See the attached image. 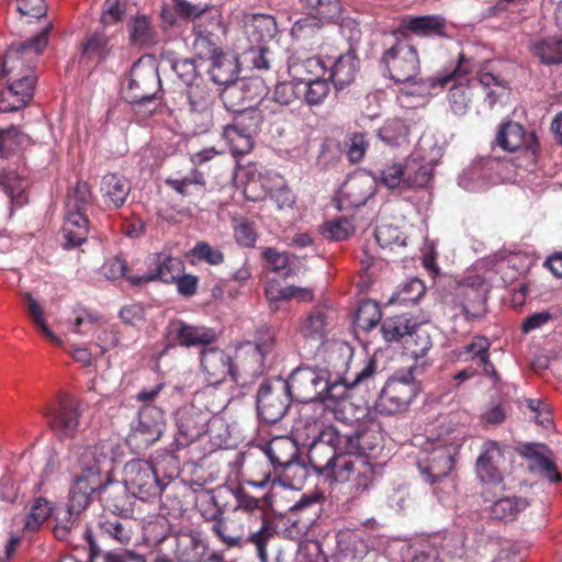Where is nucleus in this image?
Returning a JSON list of instances; mask_svg holds the SVG:
<instances>
[{
    "mask_svg": "<svg viewBox=\"0 0 562 562\" xmlns=\"http://www.w3.org/2000/svg\"><path fill=\"white\" fill-rule=\"evenodd\" d=\"M50 29L46 25L25 42L12 44L4 54L7 86L0 91V112L18 111L32 100L37 81L33 64L46 48Z\"/></svg>",
    "mask_w": 562,
    "mask_h": 562,
    "instance_id": "f257e3e1",
    "label": "nucleus"
},
{
    "mask_svg": "<svg viewBox=\"0 0 562 562\" xmlns=\"http://www.w3.org/2000/svg\"><path fill=\"white\" fill-rule=\"evenodd\" d=\"M117 448L114 441L104 439L86 447L80 453V472L72 480L67 504V508L70 513H76V517L89 506L92 494L101 491L103 474L109 473L105 468L114 460Z\"/></svg>",
    "mask_w": 562,
    "mask_h": 562,
    "instance_id": "f03ea898",
    "label": "nucleus"
},
{
    "mask_svg": "<svg viewBox=\"0 0 562 562\" xmlns=\"http://www.w3.org/2000/svg\"><path fill=\"white\" fill-rule=\"evenodd\" d=\"M285 383L295 401L306 406L323 405L330 407L347 398V387L338 383V378L321 367H299Z\"/></svg>",
    "mask_w": 562,
    "mask_h": 562,
    "instance_id": "7ed1b4c3",
    "label": "nucleus"
},
{
    "mask_svg": "<svg viewBox=\"0 0 562 562\" xmlns=\"http://www.w3.org/2000/svg\"><path fill=\"white\" fill-rule=\"evenodd\" d=\"M224 406L223 401L214 398L213 389L195 392L192 404L179 408L176 413L175 450L187 448L203 436L211 417L220 413Z\"/></svg>",
    "mask_w": 562,
    "mask_h": 562,
    "instance_id": "20e7f679",
    "label": "nucleus"
},
{
    "mask_svg": "<svg viewBox=\"0 0 562 562\" xmlns=\"http://www.w3.org/2000/svg\"><path fill=\"white\" fill-rule=\"evenodd\" d=\"M249 519L247 515L234 510L232 515L224 516L215 525H212L211 530L228 548H240L247 543L255 544L260 561L266 562L268 559L266 547L274 538L276 530L269 521L262 520L258 530L248 532Z\"/></svg>",
    "mask_w": 562,
    "mask_h": 562,
    "instance_id": "39448f33",
    "label": "nucleus"
},
{
    "mask_svg": "<svg viewBox=\"0 0 562 562\" xmlns=\"http://www.w3.org/2000/svg\"><path fill=\"white\" fill-rule=\"evenodd\" d=\"M274 345V334L267 327L257 329L252 341L241 342L232 358L233 381L246 385L258 379L265 371L266 357Z\"/></svg>",
    "mask_w": 562,
    "mask_h": 562,
    "instance_id": "423d86ee",
    "label": "nucleus"
},
{
    "mask_svg": "<svg viewBox=\"0 0 562 562\" xmlns=\"http://www.w3.org/2000/svg\"><path fill=\"white\" fill-rule=\"evenodd\" d=\"M418 369V364H412L407 372L394 374L385 382L375 402L379 414L391 416L407 411L420 391Z\"/></svg>",
    "mask_w": 562,
    "mask_h": 562,
    "instance_id": "0eeeda50",
    "label": "nucleus"
},
{
    "mask_svg": "<svg viewBox=\"0 0 562 562\" xmlns=\"http://www.w3.org/2000/svg\"><path fill=\"white\" fill-rule=\"evenodd\" d=\"M293 400L284 379L276 378L262 382L257 393V411L260 419L267 424L280 422L288 413Z\"/></svg>",
    "mask_w": 562,
    "mask_h": 562,
    "instance_id": "6e6552de",
    "label": "nucleus"
},
{
    "mask_svg": "<svg viewBox=\"0 0 562 562\" xmlns=\"http://www.w3.org/2000/svg\"><path fill=\"white\" fill-rule=\"evenodd\" d=\"M164 428V412L154 405L145 404L131 424L126 443L134 452L139 453L160 439Z\"/></svg>",
    "mask_w": 562,
    "mask_h": 562,
    "instance_id": "1a4fd4ad",
    "label": "nucleus"
},
{
    "mask_svg": "<svg viewBox=\"0 0 562 562\" xmlns=\"http://www.w3.org/2000/svg\"><path fill=\"white\" fill-rule=\"evenodd\" d=\"M390 77L395 82H408L416 78L420 63L417 49L398 36L381 57Z\"/></svg>",
    "mask_w": 562,
    "mask_h": 562,
    "instance_id": "9d476101",
    "label": "nucleus"
},
{
    "mask_svg": "<svg viewBox=\"0 0 562 562\" xmlns=\"http://www.w3.org/2000/svg\"><path fill=\"white\" fill-rule=\"evenodd\" d=\"M123 483L127 492L142 501L158 496L167 485L151 463L139 459L125 464Z\"/></svg>",
    "mask_w": 562,
    "mask_h": 562,
    "instance_id": "9b49d317",
    "label": "nucleus"
},
{
    "mask_svg": "<svg viewBox=\"0 0 562 562\" xmlns=\"http://www.w3.org/2000/svg\"><path fill=\"white\" fill-rule=\"evenodd\" d=\"M378 476V464L373 463L369 456L348 454L347 459L340 460L335 481L350 482L353 495L360 496L375 485Z\"/></svg>",
    "mask_w": 562,
    "mask_h": 562,
    "instance_id": "f8f14e48",
    "label": "nucleus"
},
{
    "mask_svg": "<svg viewBox=\"0 0 562 562\" xmlns=\"http://www.w3.org/2000/svg\"><path fill=\"white\" fill-rule=\"evenodd\" d=\"M82 404L72 397H63L45 413L47 425L59 441L74 439L80 430Z\"/></svg>",
    "mask_w": 562,
    "mask_h": 562,
    "instance_id": "ddd939ff",
    "label": "nucleus"
},
{
    "mask_svg": "<svg viewBox=\"0 0 562 562\" xmlns=\"http://www.w3.org/2000/svg\"><path fill=\"white\" fill-rule=\"evenodd\" d=\"M334 440H319L307 446V459L313 470L326 477L336 479L340 460L348 457L342 443V429Z\"/></svg>",
    "mask_w": 562,
    "mask_h": 562,
    "instance_id": "4468645a",
    "label": "nucleus"
},
{
    "mask_svg": "<svg viewBox=\"0 0 562 562\" xmlns=\"http://www.w3.org/2000/svg\"><path fill=\"white\" fill-rule=\"evenodd\" d=\"M326 408L323 405L304 406L294 429L296 439L303 446H310L313 442L326 439L337 438V431L340 429L331 424H326L324 415Z\"/></svg>",
    "mask_w": 562,
    "mask_h": 562,
    "instance_id": "2eb2a0df",
    "label": "nucleus"
},
{
    "mask_svg": "<svg viewBox=\"0 0 562 562\" xmlns=\"http://www.w3.org/2000/svg\"><path fill=\"white\" fill-rule=\"evenodd\" d=\"M205 23L193 24V50L201 60L212 58L216 54L223 53V42L221 35L225 34L223 15L221 11L211 12Z\"/></svg>",
    "mask_w": 562,
    "mask_h": 562,
    "instance_id": "dca6fc26",
    "label": "nucleus"
},
{
    "mask_svg": "<svg viewBox=\"0 0 562 562\" xmlns=\"http://www.w3.org/2000/svg\"><path fill=\"white\" fill-rule=\"evenodd\" d=\"M161 90L158 70L151 66L136 63L130 70L125 98L132 104H144L157 98Z\"/></svg>",
    "mask_w": 562,
    "mask_h": 562,
    "instance_id": "f3484780",
    "label": "nucleus"
},
{
    "mask_svg": "<svg viewBox=\"0 0 562 562\" xmlns=\"http://www.w3.org/2000/svg\"><path fill=\"white\" fill-rule=\"evenodd\" d=\"M496 144L506 151H521L531 165H535L539 150V140L535 132L514 121L501 124L496 134Z\"/></svg>",
    "mask_w": 562,
    "mask_h": 562,
    "instance_id": "a211bd4d",
    "label": "nucleus"
},
{
    "mask_svg": "<svg viewBox=\"0 0 562 562\" xmlns=\"http://www.w3.org/2000/svg\"><path fill=\"white\" fill-rule=\"evenodd\" d=\"M167 331L173 344L186 348H209L218 338L215 328L191 324L179 318L169 321Z\"/></svg>",
    "mask_w": 562,
    "mask_h": 562,
    "instance_id": "6ab92c4d",
    "label": "nucleus"
},
{
    "mask_svg": "<svg viewBox=\"0 0 562 562\" xmlns=\"http://www.w3.org/2000/svg\"><path fill=\"white\" fill-rule=\"evenodd\" d=\"M487 285L481 276H470L458 288L457 296L461 297V314L468 322H474L485 316Z\"/></svg>",
    "mask_w": 562,
    "mask_h": 562,
    "instance_id": "aec40b11",
    "label": "nucleus"
},
{
    "mask_svg": "<svg viewBox=\"0 0 562 562\" xmlns=\"http://www.w3.org/2000/svg\"><path fill=\"white\" fill-rule=\"evenodd\" d=\"M457 448L453 445L438 443L426 450L418 460V469L430 484L446 477L454 465Z\"/></svg>",
    "mask_w": 562,
    "mask_h": 562,
    "instance_id": "412c9836",
    "label": "nucleus"
},
{
    "mask_svg": "<svg viewBox=\"0 0 562 562\" xmlns=\"http://www.w3.org/2000/svg\"><path fill=\"white\" fill-rule=\"evenodd\" d=\"M411 34L419 37H448L447 20L436 14L404 16L397 29L393 31V35L397 40L400 36L407 41Z\"/></svg>",
    "mask_w": 562,
    "mask_h": 562,
    "instance_id": "4be33fe9",
    "label": "nucleus"
},
{
    "mask_svg": "<svg viewBox=\"0 0 562 562\" xmlns=\"http://www.w3.org/2000/svg\"><path fill=\"white\" fill-rule=\"evenodd\" d=\"M200 367L207 382L204 389H214V386L224 382L227 376L233 381L232 357L223 349L217 347L204 348L200 352Z\"/></svg>",
    "mask_w": 562,
    "mask_h": 562,
    "instance_id": "5701e85b",
    "label": "nucleus"
},
{
    "mask_svg": "<svg viewBox=\"0 0 562 562\" xmlns=\"http://www.w3.org/2000/svg\"><path fill=\"white\" fill-rule=\"evenodd\" d=\"M173 553L179 562H201L206 560L221 562V558L214 552H209L206 541L202 539L200 533L194 531L178 532L175 536Z\"/></svg>",
    "mask_w": 562,
    "mask_h": 562,
    "instance_id": "b1692460",
    "label": "nucleus"
},
{
    "mask_svg": "<svg viewBox=\"0 0 562 562\" xmlns=\"http://www.w3.org/2000/svg\"><path fill=\"white\" fill-rule=\"evenodd\" d=\"M150 260L156 265V268L142 276L128 277V282L132 285L142 286L153 281H161L171 284L184 270L183 261L176 257L166 256L161 258L160 255L155 254Z\"/></svg>",
    "mask_w": 562,
    "mask_h": 562,
    "instance_id": "393cba45",
    "label": "nucleus"
},
{
    "mask_svg": "<svg viewBox=\"0 0 562 562\" xmlns=\"http://www.w3.org/2000/svg\"><path fill=\"white\" fill-rule=\"evenodd\" d=\"M131 190L130 180L117 172H108L101 178L99 191L102 202L109 211L123 207Z\"/></svg>",
    "mask_w": 562,
    "mask_h": 562,
    "instance_id": "a878e982",
    "label": "nucleus"
},
{
    "mask_svg": "<svg viewBox=\"0 0 562 562\" xmlns=\"http://www.w3.org/2000/svg\"><path fill=\"white\" fill-rule=\"evenodd\" d=\"M374 180L363 173L352 175L344 182L340 194L346 206L359 207L374 194Z\"/></svg>",
    "mask_w": 562,
    "mask_h": 562,
    "instance_id": "bb28decb",
    "label": "nucleus"
},
{
    "mask_svg": "<svg viewBox=\"0 0 562 562\" xmlns=\"http://www.w3.org/2000/svg\"><path fill=\"white\" fill-rule=\"evenodd\" d=\"M325 60L328 61V79L336 90H342L355 80L358 70V59L355 53L349 50L336 57L326 56Z\"/></svg>",
    "mask_w": 562,
    "mask_h": 562,
    "instance_id": "cd10ccee",
    "label": "nucleus"
},
{
    "mask_svg": "<svg viewBox=\"0 0 562 562\" xmlns=\"http://www.w3.org/2000/svg\"><path fill=\"white\" fill-rule=\"evenodd\" d=\"M326 22L317 16L306 15L299 19L291 29V36L307 49H315L323 45L324 25Z\"/></svg>",
    "mask_w": 562,
    "mask_h": 562,
    "instance_id": "c85d7f7f",
    "label": "nucleus"
},
{
    "mask_svg": "<svg viewBox=\"0 0 562 562\" xmlns=\"http://www.w3.org/2000/svg\"><path fill=\"white\" fill-rule=\"evenodd\" d=\"M328 70V61L325 57L313 56L301 58L291 56L288 63V71L293 81L305 83L314 78L324 77Z\"/></svg>",
    "mask_w": 562,
    "mask_h": 562,
    "instance_id": "c756f323",
    "label": "nucleus"
},
{
    "mask_svg": "<svg viewBox=\"0 0 562 562\" xmlns=\"http://www.w3.org/2000/svg\"><path fill=\"white\" fill-rule=\"evenodd\" d=\"M405 351L415 360L414 364H418V373L424 372L425 368L429 366L427 353L432 347V339L428 329L416 323L411 330L406 340H404Z\"/></svg>",
    "mask_w": 562,
    "mask_h": 562,
    "instance_id": "7c9ffc66",
    "label": "nucleus"
},
{
    "mask_svg": "<svg viewBox=\"0 0 562 562\" xmlns=\"http://www.w3.org/2000/svg\"><path fill=\"white\" fill-rule=\"evenodd\" d=\"M209 61L207 74L211 80L218 86L233 83L239 72V63L235 54L224 50L216 54Z\"/></svg>",
    "mask_w": 562,
    "mask_h": 562,
    "instance_id": "2f4dec72",
    "label": "nucleus"
},
{
    "mask_svg": "<svg viewBox=\"0 0 562 562\" xmlns=\"http://www.w3.org/2000/svg\"><path fill=\"white\" fill-rule=\"evenodd\" d=\"M331 310L325 304H318L312 308L300 325V334L307 340L322 342L329 328Z\"/></svg>",
    "mask_w": 562,
    "mask_h": 562,
    "instance_id": "473e14b6",
    "label": "nucleus"
},
{
    "mask_svg": "<svg viewBox=\"0 0 562 562\" xmlns=\"http://www.w3.org/2000/svg\"><path fill=\"white\" fill-rule=\"evenodd\" d=\"M380 439L379 431L367 427L342 430V448L348 454L369 456L380 445Z\"/></svg>",
    "mask_w": 562,
    "mask_h": 562,
    "instance_id": "72a5a7b5",
    "label": "nucleus"
},
{
    "mask_svg": "<svg viewBox=\"0 0 562 562\" xmlns=\"http://www.w3.org/2000/svg\"><path fill=\"white\" fill-rule=\"evenodd\" d=\"M502 459L503 453L497 442L488 441L484 445L483 452L476 460V473L482 482L499 483L502 481L498 470Z\"/></svg>",
    "mask_w": 562,
    "mask_h": 562,
    "instance_id": "f704fd0d",
    "label": "nucleus"
},
{
    "mask_svg": "<svg viewBox=\"0 0 562 562\" xmlns=\"http://www.w3.org/2000/svg\"><path fill=\"white\" fill-rule=\"evenodd\" d=\"M86 212L87 210L65 209L63 233L66 240V248H75L86 241L89 224Z\"/></svg>",
    "mask_w": 562,
    "mask_h": 562,
    "instance_id": "c9c22d12",
    "label": "nucleus"
},
{
    "mask_svg": "<svg viewBox=\"0 0 562 562\" xmlns=\"http://www.w3.org/2000/svg\"><path fill=\"white\" fill-rule=\"evenodd\" d=\"M225 89L221 93V99L224 105L233 111H240L251 106L250 102L255 97L248 95L247 92L254 89L262 90V82L258 79L245 82H236L225 85Z\"/></svg>",
    "mask_w": 562,
    "mask_h": 562,
    "instance_id": "e433bc0d",
    "label": "nucleus"
},
{
    "mask_svg": "<svg viewBox=\"0 0 562 562\" xmlns=\"http://www.w3.org/2000/svg\"><path fill=\"white\" fill-rule=\"evenodd\" d=\"M27 186L26 178L15 170L0 171V187L10 199L12 210L22 207L27 203Z\"/></svg>",
    "mask_w": 562,
    "mask_h": 562,
    "instance_id": "4c0bfd02",
    "label": "nucleus"
},
{
    "mask_svg": "<svg viewBox=\"0 0 562 562\" xmlns=\"http://www.w3.org/2000/svg\"><path fill=\"white\" fill-rule=\"evenodd\" d=\"M491 342L484 336H474L472 341L457 350V357L462 361L477 360L486 374L495 371L490 359Z\"/></svg>",
    "mask_w": 562,
    "mask_h": 562,
    "instance_id": "58836bf2",
    "label": "nucleus"
},
{
    "mask_svg": "<svg viewBox=\"0 0 562 562\" xmlns=\"http://www.w3.org/2000/svg\"><path fill=\"white\" fill-rule=\"evenodd\" d=\"M263 456L270 461L276 470H281L297 459L299 449L296 443L289 437H278L269 443Z\"/></svg>",
    "mask_w": 562,
    "mask_h": 562,
    "instance_id": "ea45409f",
    "label": "nucleus"
},
{
    "mask_svg": "<svg viewBox=\"0 0 562 562\" xmlns=\"http://www.w3.org/2000/svg\"><path fill=\"white\" fill-rule=\"evenodd\" d=\"M378 373V361L373 357H367L355 369L350 366L346 370L342 376L338 378V383H342L347 387V394L351 389L360 385H369L373 382L374 376Z\"/></svg>",
    "mask_w": 562,
    "mask_h": 562,
    "instance_id": "a19ab883",
    "label": "nucleus"
},
{
    "mask_svg": "<svg viewBox=\"0 0 562 562\" xmlns=\"http://www.w3.org/2000/svg\"><path fill=\"white\" fill-rule=\"evenodd\" d=\"M97 529L101 537L112 539L120 544H126L132 538L131 524L115 514L102 515L98 519Z\"/></svg>",
    "mask_w": 562,
    "mask_h": 562,
    "instance_id": "79ce46f5",
    "label": "nucleus"
},
{
    "mask_svg": "<svg viewBox=\"0 0 562 562\" xmlns=\"http://www.w3.org/2000/svg\"><path fill=\"white\" fill-rule=\"evenodd\" d=\"M223 137L229 146L233 156H243L252 148V138L249 130L243 123V119H236L231 125L223 130Z\"/></svg>",
    "mask_w": 562,
    "mask_h": 562,
    "instance_id": "37998d69",
    "label": "nucleus"
},
{
    "mask_svg": "<svg viewBox=\"0 0 562 562\" xmlns=\"http://www.w3.org/2000/svg\"><path fill=\"white\" fill-rule=\"evenodd\" d=\"M166 184L182 196H202L206 190L205 177L196 168H192L184 177L167 178Z\"/></svg>",
    "mask_w": 562,
    "mask_h": 562,
    "instance_id": "c03bdc74",
    "label": "nucleus"
},
{
    "mask_svg": "<svg viewBox=\"0 0 562 562\" xmlns=\"http://www.w3.org/2000/svg\"><path fill=\"white\" fill-rule=\"evenodd\" d=\"M54 512V503L43 496L35 497L26 514L22 531L24 533H33L38 531L44 522L52 516Z\"/></svg>",
    "mask_w": 562,
    "mask_h": 562,
    "instance_id": "a18cd8bd",
    "label": "nucleus"
},
{
    "mask_svg": "<svg viewBox=\"0 0 562 562\" xmlns=\"http://www.w3.org/2000/svg\"><path fill=\"white\" fill-rule=\"evenodd\" d=\"M475 70V61L468 57L464 53H460L458 64L452 71L445 75L429 78L428 86L431 89L443 88L451 82H467L468 76Z\"/></svg>",
    "mask_w": 562,
    "mask_h": 562,
    "instance_id": "49530a36",
    "label": "nucleus"
},
{
    "mask_svg": "<svg viewBox=\"0 0 562 562\" xmlns=\"http://www.w3.org/2000/svg\"><path fill=\"white\" fill-rule=\"evenodd\" d=\"M416 322L407 314L387 317L381 325L382 336L387 342H402L414 328Z\"/></svg>",
    "mask_w": 562,
    "mask_h": 562,
    "instance_id": "de8ad7c7",
    "label": "nucleus"
},
{
    "mask_svg": "<svg viewBox=\"0 0 562 562\" xmlns=\"http://www.w3.org/2000/svg\"><path fill=\"white\" fill-rule=\"evenodd\" d=\"M130 42L138 47H151L157 43V32L146 15H138L128 24Z\"/></svg>",
    "mask_w": 562,
    "mask_h": 562,
    "instance_id": "09e8293b",
    "label": "nucleus"
},
{
    "mask_svg": "<svg viewBox=\"0 0 562 562\" xmlns=\"http://www.w3.org/2000/svg\"><path fill=\"white\" fill-rule=\"evenodd\" d=\"M176 13L184 19L190 20L194 24L200 22L205 23L209 16L213 15L211 12L221 11L216 5L211 3H192L188 0H171Z\"/></svg>",
    "mask_w": 562,
    "mask_h": 562,
    "instance_id": "8fccbe9b",
    "label": "nucleus"
},
{
    "mask_svg": "<svg viewBox=\"0 0 562 562\" xmlns=\"http://www.w3.org/2000/svg\"><path fill=\"white\" fill-rule=\"evenodd\" d=\"M110 52V38L103 32L88 35L81 44V58L87 61H102Z\"/></svg>",
    "mask_w": 562,
    "mask_h": 562,
    "instance_id": "3c124183",
    "label": "nucleus"
},
{
    "mask_svg": "<svg viewBox=\"0 0 562 562\" xmlns=\"http://www.w3.org/2000/svg\"><path fill=\"white\" fill-rule=\"evenodd\" d=\"M187 94L191 111L198 113L207 112L212 105L214 95L205 80L200 77L187 85Z\"/></svg>",
    "mask_w": 562,
    "mask_h": 562,
    "instance_id": "603ef678",
    "label": "nucleus"
},
{
    "mask_svg": "<svg viewBox=\"0 0 562 562\" xmlns=\"http://www.w3.org/2000/svg\"><path fill=\"white\" fill-rule=\"evenodd\" d=\"M528 505L527 499L522 497H502L491 505L490 515L496 520L510 521L514 520L520 512L525 510Z\"/></svg>",
    "mask_w": 562,
    "mask_h": 562,
    "instance_id": "864d4df0",
    "label": "nucleus"
},
{
    "mask_svg": "<svg viewBox=\"0 0 562 562\" xmlns=\"http://www.w3.org/2000/svg\"><path fill=\"white\" fill-rule=\"evenodd\" d=\"M25 307L27 310L29 317L33 325L41 331V334L52 344L60 346L63 340L54 334L46 323L44 310L32 296L30 292L23 294Z\"/></svg>",
    "mask_w": 562,
    "mask_h": 562,
    "instance_id": "5fc2aeb1",
    "label": "nucleus"
},
{
    "mask_svg": "<svg viewBox=\"0 0 562 562\" xmlns=\"http://www.w3.org/2000/svg\"><path fill=\"white\" fill-rule=\"evenodd\" d=\"M270 461L261 454L257 460L246 458L244 467L247 474V483L255 487H266L271 481Z\"/></svg>",
    "mask_w": 562,
    "mask_h": 562,
    "instance_id": "6e6d98bb",
    "label": "nucleus"
},
{
    "mask_svg": "<svg viewBox=\"0 0 562 562\" xmlns=\"http://www.w3.org/2000/svg\"><path fill=\"white\" fill-rule=\"evenodd\" d=\"M308 11V15L317 16L328 23L338 20L341 15L340 0H299Z\"/></svg>",
    "mask_w": 562,
    "mask_h": 562,
    "instance_id": "4d7b16f0",
    "label": "nucleus"
},
{
    "mask_svg": "<svg viewBox=\"0 0 562 562\" xmlns=\"http://www.w3.org/2000/svg\"><path fill=\"white\" fill-rule=\"evenodd\" d=\"M531 50L544 65L562 64V37L552 36L538 41Z\"/></svg>",
    "mask_w": 562,
    "mask_h": 562,
    "instance_id": "13d9d810",
    "label": "nucleus"
},
{
    "mask_svg": "<svg viewBox=\"0 0 562 562\" xmlns=\"http://www.w3.org/2000/svg\"><path fill=\"white\" fill-rule=\"evenodd\" d=\"M452 83L453 85L451 86L448 95L449 105L456 115L463 116L468 113L473 99V91L470 87V80H467V82L460 81Z\"/></svg>",
    "mask_w": 562,
    "mask_h": 562,
    "instance_id": "bf43d9fd",
    "label": "nucleus"
},
{
    "mask_svg": "<svg viewBox=\"0 0 562 562\" xmlns=\"http://www.w3.org/2000/svg\"><path fill=\"white\" fill-rule=\"evenodd\" d=\"M408 126L400 119L387 120L378 131L379 138L387 146H400L407 140Z\"/></svg>",
    "mask_w": 562,
    "mask_h": 562,
    "instance_id": "052dcab7",
    "label": "nucleus"
},
{
    "mask_svg": "<svg viewBox=\"0 0 562 562\" xmlns=\"http://www.w3.org/2000/svg\"><path fill=\"white\" fill-rule=\"evenodd\" d=\"M74 313L71 330L79 335L91 333L103 319V315L99 311L86 306H77Z\"/></svg>",
    "mask_w": 562,
    "mask_h": 562,
    "instance_id": "680f3d73",
    "label": "nucleus"
},
{
    "mask_svg": "<svg viewBox=\"0 0 562 562\" xmlns=\"http://www.w3.org/2000/svg\"><path fill=\"white\" fill-rule=\"evenodd\" d=\"M382 312L380 305L374 301L362 302L356 313L355 325L364 331H369L380 324Z\"/></svg>",
    "mask_w": 562,
    "mask_h": 562,
    "instance_id": "e2e57ef3",
    "label": "nucleus"
},
{
    "mask_svg": "<svg viewBox=\"0 0 562 562\" xmlns=\"http://www.w3.org/2000/svg\"><path fill=\"white\" fill-rule=\"evenodd\" d=\"M432 179V167L415 160L405 165L404 186L407 188H425Z\"/></svg>",
    "mask_w": 562,
    "mask_h": 562,
    "instance_id": "0e129e2a",
    "label": "nucleus"
},
{
    "mask_svg": "<svg viewBox=\"0 0 562 562\" xmlns=\"http://www.w3.org/2000/svg\"><path fill=\"white\" fill-rule=\"evenodd\" d=\"M338 546L356 560H362L368 553V546L357 531H342L338 535Z\"/></svg>",
    "mask_w": 562,
    "mask_h": 562,
    "instance_id": "69168bd1",
    "label": "nucleus"
},
{
    "mask_svg": "<svg viewBox=\"0 0 562 562\" xmlns=\"http://www.w3.org/2000/svg\"><path fill=\"white\" fill-rule=\"evenodd\" d=\"M425 291L424 282L418 278H413L400 286L392 296V301L404 305L416 304L425 294Z\"/></svg>",
    "mask_w": 562,
    "mask_h": 562,
    "instance_id": "338daca9",
    "label": "nucleus"
},
{
    "mask_svg": "<svg viewBox=\"0 0 562 562\" xmlns=\"http://www.w3.org/2000/svg\"><path fill=\"white\" fill-rule=\"evenodd\" d=\"M92 193L90 186L85 181H77L76 186L67 193L65 209L87 210L91 203Z\"/></svg>",
    "mask_w": 562,
    "mask_h": 562,
    "instance_id": "774afa93",
    "label": "nucleus"
}]
</instances>
